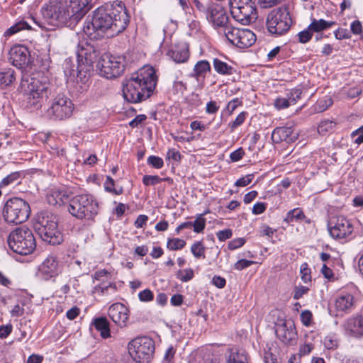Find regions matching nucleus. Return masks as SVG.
I'll list each match as a JSON object with an SVG mask.
<instances>
[{"instance_id":"f257e3e1","label":"nucleus","mask_w":363,"mask_h":363,"mask_svg":"<svg viewBox=\"0 0 363 363\" xmlns=\"http://www.w3.org/2000/svg\"><path fill=\"white\" fill-rule=\"evenodd\" d=\"M130 22V16L121 2L106 3L97 8L90 21H86L83 30L90 39H98L123 32Z\"/></svg>"},{"instance_id":"f03ea898","label":"nucleus","mask_w":363,"mask_h":363,"mask_svg":"<svg viewBox=\"0 0 363 363\" xmlns=\"http://www.w3.org/2000/svg\"><path fill=\"white\" fill-rule=\"evenodd\" d=\"M91 0H52L41 8L47 23L52 27H74L90 9Z\"/></svg>"},{"instance_id":"7ed1b4c3","label":"nucleus","mask_w":363,"mask_h":363,"mask_svg":"<svg viewBox=\"0 0 363 363\" xmlns=\"http://www.w3.org/2000/svg\"><path fill=\"white\" fill-rule=\"evenodd\" d=\"M194 4L220 35L223 36L227 28L230 27L228 15L220 4L208 1L204 3L199 0H194Z\"/></svg>"},{"instance_id":"20e7f679","label":"nucleus","mask_w":363,"mask_h":363,"mask_svg":"<svg viewBox=\"0 0 363 363\" xmlns=\"http://www.w3.org/2000/svg\"><path fill=\"white\" fill-rule=\"evenodd\" d=\"M21 88L26 98V106L29 108H40L43 99L50 94L49 84L45 79L23 78L21 82Z\"/></svg>"},{"instance_id":"39448f33","label":"nucleus","mask_w":363,"mask_h":363,"mask_svg":"<svg viewBox=\"0 0 363 363\" xmlns=\"http://www.w3.org/2000/svg\"><path fill=\"white\" fill-rule=\"evenodd\" d=\"M69 212L78 219L94 220L100 211L97 199L91 194L76 195L69 200Z\"/></svg>"},{"instance_id":"423d86ee","label":"nucleus","mask_w":363,"mask_h":363,"mask_svg":"<svg viewBox=\"0 0 363 363\" xmlns=\"http://www.w3.org/2000/svg\"><path fill=\"white\" fill-rule=\"evenodd\" d=\"M9 248L14 252L28 255L36 248V240L32 230L23 225L12 230L7 239Z\"/></svg>"},{"instance_id":"0eeeda50","label":"nucleus","mask_w":363,"mask_h":363,"mask_svg":"<svg viewBox=\"0 0 363 363\" xmlns=\"http://www.w3.org/2000/svg\"><path fill=\"white\" fill-rule=\"evenodd\" d=\"M292 24L289 7L286 5L272 9L266 18L267 30L274 37H280L287 33Z\"/></svg>"},{"instance_id":"6e6552de","label":"nucleus","mask_w":363,"mask_h":363,"mask_svg":"<svg viewBox=\"0 0 363 363\" xmlns=\"http://www.w3.org/2000/svg\"><path fill=\"white\" fill-rule=\"evenodd\" d=\"M30 214V205L20 197L9 198L3 203L1 216L8 224L18 225L24 223L28 219Z\"/></svg>"},{"instance_id":"1a4fd4ad","label":"nucleus","mask_w":363,"mask_h":363,"mask_svg":"<svg viewBox=\"0 0 363 363\" xmlns=\"http://www.w3.org/2000/svg\"><path fill=\"white\" fill-rule=\"evenodd\" d=\"M155 350L154 340L149 337H139L131 340L128 344V352L136 363H148Z\"/></svg>"},{"instance_id":"9d476101","label":"nucleus","mask_w":363,"mask_h":363,"mask_svg":"<svg viewBox=\"0 0 363 363\" xmlns=\"http://www.w3.org/2000/svg\"><path fill=\"white\" fill-rule=\"evenodd\" d=\"M100 75L107 79L120 76L125 69V58L110 53L103 54L96 63Z\"/></svg>"},{"instance_id":"9b49d317","label":"nucleus","mask_w":363,"mask_h":363,"mask_svg":"<svg viewBox=\"0 0 363 363\" xmlns=\"http://www.w3.org/2000/svg\"><path fill=\"white\" fill-rule=\"evenodd\" d=\"M330 236L337 240H348L352 238L354 226L350 220L345 216H333L328 223Z\"/></svg>"},{"instance_id":"f8f14e48","label":"nucleus","mask_w":363,"mask_h":363,"mask_svg":"<svg viewBox=\"0 0 363 363\" xmlns=\"http://www.w3.org/2000/svg\"><path fill=\"white\" fill-rule=\"evenodd\" d=\"M130 79L140 83L141 91L150 97L157 85V77L155 69L150 65H145L131 74Z\"/></svg>"},{"instance_id":"ddd939ff","label":"nucleus","mask_w":363,"mask_h":363,"mask_svg":"<svg viewBox=\"0 0 363 363\" xmlns=\"http://www.w3.org/2000/svg\"><path fill=\"white\" fill-rule=\"evenodd\" d=\"M73 106L68 97L59 94L50 101L46 114L52 119L63 120L71 116Z\"/></svg>"},{"instance_id":"4468645a","label":"nucleus","mask_w":363,"mask_h":363,"mask_svg":"<svg viewBox=\"0 0 363 363\" xmlns=\"http://www.w3.org/2000/svg\"><path fill=\"white\" fill-rule=\"evenodd\" d=\"M233 45L239 48H247L256 41L255 34L249 29L234 28L230 26L223 35Z\"/></svg>"},{"instance_id":"2eb2a0df","label":"nucleus","mask_w":363,"mask_h":363,"mask_svg":"<svg viewBox=\"0 0 363 363\" xmlns=\"http://www.w3.org/2000/svg\"><path fill=\"white\" fill-rule=\"evenodd\" d=\"M60 272L57 258L54 255H49L38 266L37 276L41 279L48 281L56 277Z\"/></svg>"},{"instance_id":"dca6fc26","label":"nucleus","mask_w":363,"mask_h":363,"mask_svg":"<svg viewBox=\"0 0 363 363\" xmlns=\"http://www.w3.org/2000/svg\"><path fill=\"white\" fill-rule=\"evenodd\" d=\"M77 55L79 67L86 65L87 68H86L85 72H87L90 71L93 63L96 62L99 52L93 45L82 43L79 45Z\"/></svg>"},{"instance_id":"f3484780","label":"nucleus","mask_w":363,"mask_h":363,"mask_svg":"<svg viewBox=\"0 0 363 363\" xmlns=\"http://www.w3.org/2000/svg\"><path fill=\"white\" fill-rule=\"evenodd\" d=\"M141 90L142 88L140 86V83L137 82V81L133 82L129 78L123 83V97L128 102L138 103L148 99L149 97L142 92Z\"/></svg>"},{"instance_id":"a211bd4d","label":"nucleus","mask_w":363,"mask_h":363,"mask_svg":"<svg viewBox=\"0 0 363 363\" xmlns=\"http://www.w3.org/2000/svg\"><path fill=\"white\" fill-rule=\"evenodd\" d=\"M276 335L285 345H293L297 339V332L294 323L290 320H284L277 325Z\"/></svg>"},{"instance_id":"6ab92c4d","label":"nucleus","mask_w":363,"mask_h":363,"mask_svg":"<svg viewBox=\"0 0 363 363\" xmlns=\"http://www.w3.org/2000/svg\"><path fill=\"white\" fill-rule=\"evenodd\" d=\"M9 61L13 66L20 69L28 66L30 62V53L28 48L20 45L12 47L9 51Z\"/></svg>"},{"instance_id":"aec40b11","label":"nucleus","mask_w":363,"mask_h":363,"mask_svg":"<svg viewBox=\"0 0 363 363\" xmlns=\"http://www.w3.org/2000/svg\"><path fill=\"white\" fill-rule=\"evenodd\" d=\"M233 18L242 25H249L256 21L257 13L255 6H239L230 11Z\"/></svg>"},{"instance_id":"412c9836","label":"nucleus","mask_w":363,"mask_h":363,"mask_svg":"<svg viewBox=\"0 0 363 363\" xmlns=\"http://www.w3.org/2000/svg\"><path fill=\"white\" fill-rule=\"evenodd\" d=\"M109 318L121 328L127 325L129 319V310L123 303H113L108 310Z\"/></svg>"},{"instance_id":"4be33fe9","label":"nucleus","mask_w":363,"mask_h":363,"mask_svg":"<svg viewBox=\"0 0 363 363\" xmlns=\"http://www.w3.org/2000/svg\"><path fill=\"white\" fill-rule=\"evenodd\" d=\"M345 333L350 337L362 338L363 337V316L356 315L348 318L342 325Z\"/></svg>"},{"instance_id":"5701e85b","label":"nucleus","mask_w":363,"mask_h":363,"mask_svg":"<svg viewBox=\"0 0 363 363\" xmlns=\"http://www.w3.org/2000/svg\"><path fill=\"white\" fill-rule=\"evenodd\" d=\"M167 55L176 63H185L190 56L189 45L185 42L174 44L168 50Z\"/></svg>"},{"instance_id":"b1692460","label":"nucleus","mask_w":363,"mask_h":363,"mask_svg":"<svg viewBox=\"0 0 363 363\" xmlns=\"http://www.w3.org/2000/svg\"><path fill=\"white\" fill-rule=\"evenodd\" d=\"M355 298L347 291H341L335 298V308L337 313H348L354 308Z\"/></svg>"},{"instance_id":"393cba45","label":"nucleus","mask_w":363,"mask_h":363,"mask_svg":"<svg viewBox=\"0 0 363 363\" xmlns=\"http://www.w3.org/2000/svg\"><path fill=\"white\" fill-rule=\"evenodd\" d=\"M40 238L50 245H59L63 241V235L58 229L57 223H51L50 228H46L45 230H39L37 232Z\"/></svg>"},{"instance_id":"a878e982","label":"nucleus","mask_w":363,"mask_h":363,"mask_svg":"<svg viewBox=\"0 0 363 363\" xmlns=\"http://www.w3.org/2000/svg\"><path fill=\"white\" fill-rule=\"evenodd\" d=\"M69 199L67 191L64 189L52 188L47 195L49 204L52 206H61Z\"/></svg>"},{"instance_id":"bb28decb","label":"nucleus","mask_w":363,"mask_h":363,"mask_svg":"<svg viewBox=\"0 0 363 363\" xmlns=\"http://www.w3.org/2000/svg\"><path fill=\"white\" fill-rule=\"evenodd\" d=\"M52 223H57L56 216L48 211L40 212L37 216L35 224L36 232L39 231V230H45L46 228H50Z\"/></svg>"},{"instance_id":"cd10ccee","label":"nucleus","mask_w":363,"mask_h":363,"mask_svg":"<svg viewBox=\"0 0 363 363\" xmlns=\"http://www.w3.org/2000/svg\"><path fill=\"white\" fill-rule=\"evenodd\" d=\"M118 288L115 282L106 284L104 281L94 287L93 294L99 296L113 297L116 294Z\"/></svg>"},{"instance_id":"c85d7f7f","label":"nucleus","mask_w":363,"mask_h":363,"mask_svg":"<svg viewBox=\"0 0 363 363\" xmlns=\"http://www.w3.org/2000/svg\"><path fill=\"white\" fill-rule=\"evenodd\" d=\"M92 325L96 330L100 333V335L104 339L111 337L110 324L106 317H99L93 320Z\"/></svg>"},{"instance_id":"c756f323","label":"nucleus","mask_w":363,"mask_h":363,"mask_svg":"<svg viewBox=\"0 0 363 363\" xmlns=\"http://www.w3.org/2000/svg\"><path fill=\"white\" fill-rule=\"evenodd\" d=\"M293 133L291 127H277L272 133V140L275 143L287 140Z\"/></svg>"},{"instance_id":"7c9ffc66","label":"nucleus","mask_w":363,"mask_h":363,"mask_svg":"<svg viewBox=\"0 0 363 363\" xmlns=\"http://www.w3.org/2000/svg\"><path fill=\"white\" fill-rule=\"evenodd\" d=\"M213 66L215 71L220 75H232L235 72L233 67L218 58L213 59Z\"/></svg>"},{"instance_id":"2f4dec72","label":"nucleus","mask_w":363,"mask_h":363,"mask_svg":"<svg viewBox=\"0 0 363 363\" xmlns=\"http://www.w3.org/2000/svg\"><path fill=\"white\" fill-rule=\"evenodd\" d=\"M208 72H211V65L207 60H203L197 62L194 65L191 76L198 79L200 77H204Z\"/></svg>"},{"instance_id":"473e14b6","label":"nucleus","mask_w":363,"mask_h":363,"mask_svg":"<svg viewBox=\"0 0 363 363\" xmlns=\"http://www.w3.org/2000/svg\"><path fill=\"white\" fill-rule=\"evenodd\" d=\"M227 363H248L247 354L243 350H231Z\"/></svg>"},{"instance_id":"72a5a7b5","label":"nucleus","mask_w":363,"mask_h":363,"mask_svg":"<svg viewBox=\"0 0 363 363\" xmlns=\"http://www.w3.org/2000/svg\"><path fill=\"white\" fill-rule=\"evenodd\" d=\"M16 79L15 71L11 68H4L0 72V84L7 86Z\"/></svg>"},{"instance_id":"f704fd0d","label":"nucleus","mask_w":363,"mask_h":363,"mask_svg":"<svg viewBox=\"0 0 363 363\" xmlns=\"http://www.w3.org/2000/svg\"><path fill=\"white\" fill-rule=\"evenodd\" d=\"M306 218L303 210L300 208H295L287 212L286 217L284 218V222L291 223L293 222H300Z\"/></svg>"},{"instance_id":"c9c22d12","label":"nucleus","mask_w":363,"mask_h":363,"mask_svg":"<svg viewBox=\"0 0 363 363\" xmlns=\"http://www.w3.org/2000/svg\"><path fill=\"white\" fill-rule=\"evenodd\" d=\"M335 21H327L324 19H313L309 25V29L313 32H320L335 25Z\"/></svg>"},{"instance_id":"e433bc0d","label":"nucleus","mask_w":363,"mask_h":363,"mask_svg":"<svg viewBox=\"0 0 363 363\" xmlns=\"http://www.w3.org/2000/svg\"><path fill=\"white\" fill-rule=\"evenodd\" d=\"M21 177L20 172H13L5 177L0 182V188L4 189L18 183Z\"/></svg>"},{"instance_id":"4c0bfd02","label":"nucleus","mask_w":363,"mask_h":363,"mask_svg":"<svg viewBox=\"0 0 363 363\" xmlns=\"http://www.w3.org/2000/svg\"><path fill=\"white\" fill-rule=\"evenodd\" d=\"M303 94V88L301 85H298L293 89L287 90L286 97L288 99L291 105H294L301 99Z\"/></svg>"},{"instance_id":"58836bf2","label":"nucleus","mask_w":363,"mask_h":363,"mask_svg":"<svg viewBox=\"0 0 363 363\" xmlns=\"http://www.w3.org/2000/svg\"><path fill=\"white\" fill-rule=\"evenodd\" d=\"M163 181L172 182V179L169 177L161 178L158 175H145L143 177V184L145 186H155Z\"/></svg>"},{"instance_id":"ea45409f","label":"nucleus","mask_w":363,"mask_h":363,"mask_svg":"<svg viewBox=\"0 0 363 363\" xmlns=\"http://www.w3.org/2000/svg\"><path fill=\"white\" fill-rule=\"evenodd\" d=\"M206 247L201 241H196L191 246V252L196 259H205Z\"/></svg>"},{"instance_id":"a19ab883","label":"nucleus","mask_w":363,"mask_h":363,"mask_svg":"<svg viewBox=\"0 0 363 363\" xmlns=\"http://www.w3.org/2000/svg\"><path fill=\"white\" fill-rule=\"evenodd\" d=\"M333 100L330 96H325L320 99L315 105V110L318 112H323L333 105Z\"/></svg>"},{"instance_id":"79ce46f5","label":"nucleus","mask_w":363,"mask_h":363,"mask_svg":"<svg viewBox=\"0 0 363 363\" xmlns=\"http://www.w3.org/2000/svg\"><path fill=\"white\" fill-rule=\"evenodd\" d=\"M186 241L180 238H169L167 240V247L169 250H179L184 248Z\"/></svg>"},{"instance_id":"37998d69","label":"nucleus","mask_w":363,"mask_h":363,"mask_svg":"<svg viewBox=\"0 0 363 363\" xmlns=\"http://www.w3.org/2000/svg\"><path fill=\"white\" fill-rule=\"evenodd\" d=\"M205 213L199 214L196 220L192 223V227L194 228V231L196 233H200L203 231L206 227V218H203V215Z\"/></svg>"},{"instance_id":"c03bdc74","label":"nucleus","mask_w":363,"mask_h":363,"mask_svg":"<svg viewBox=\"0 0 363 363\" xmlns=\"http://www.w3.org/2000/svg\"><path fill=\"white\" fill-rule=\"evenodd\" d=\"M186 102L191 108H198L202 104V101L199 94L195 92H192L186 96Z\"/></svg>"},{"instance_id":"a18cd8bd","label":"nucleus","mask_w":363,"mask_h":363,"mask_svg":"<svg viewBox=\"0 0 363 363\" xmlns=\"http://www.w3.org/2000/svg\"><path fill=\"white\" fill-rule=\"evenodd\" d=\"M194 276V270L187 268L183 270H179L177 273V278L182 282H187L193 279Z\"/></svg>"},{"instance_id":"49530a36","label":"nucleus","mask_w":363,"mask_h":363,"mask_svg":"<svg viewBox=\"0 0 363 363\" xmlns=\"http://www.w3.org/2000/svg\"><path fill=\"white\" fill-rule=\"evenodd\" d=\"M247 116L246 111H242L238 114L236 118L228 124L230 131L233 132L238 127L240 126L245 121Z\"/></svg>"},{"instance_id":"de8ad7c7","label":"nucleus","mask_w":363,"mask_h":363,"mask_svg":"<svg viewBox=\"0 0 363 363\" xmlns=\"http://www.w3.org/2000/svg\"><path fill=\"white\" fill-rule=\"evenodd\" d=\"M30 26L28 24V23L25 21L19 22L18 23H16L15 25L10 27L6 32L5 35L7 36H10L11 35H13L16 33L17 32L24 30V29H29Z\"/></svg>"},{"instance_id":"09e8293b","label":"nucleus","mask_w":363,"mask_h":363,"mask_svg":"<svg viewBox=\"0 0 363 363\" xmlns=\"http://www.w3.org/2000/svg\"><path fill=\"white\" fill-rule=\"evenodd\" d=\"M334 128V123L329 121L325 120L321 121L318 126V132L319 134L325 135L328 132L331 131Z\"/></svg>"},{"instance_id":"8fccbe9b","label":"nucleus","mask_w":363,"mask_h":363,"mask_svg":"<svg viewBox=\"0 0 363 363\" xmlns=\"http://www.w3.org/2000/svg\"><path fill=\"white\" fill-rule=\"evenodd\" d=\"M323 344L326 349L335 350L338 346V340L334 335H328L324 338Z\"/></svg>"},{"instance_id":"3c124183","label":"nucleus","mask_w":363,"mask_h":363,"mask_svg":"<svg viewBox=\"0 0 363 363\" xmlns=\"http://www.w3.org/2000/svg\"><path fill=\"white\" fill-rule=\"evenodd\" d=\"M147 163L148 165L155 169H161L164 166L163 160L155 155H150L147 159Z\"/></svg>"},{"instance_id":"603ef678","label":"nucleus","mask_w":363,"mask_h":363,"mask_svg":"<svg viewBox=\"0 0 363 363\" xmlns=\"http://www.w3.org/2000/svg\"><path fill=\"white\" fill-rule=\"evenodd\" d=\"M313 31L309 29V26L308 28L297 34V37L298 38V41L301 43H306L312 38Z\"/></svg>"},{"instance_id":"864d4df0","label":"nucleus","mask_w":363,"mask_h":363,"mask_svg":"<svg viewBox=\"0 0 363 363\" xmlns=\"http://www.w3.org/2000/svg\"><path fill=\"white\" fill-rule=\"evenodd\" d=\"M290 106L291 105L286 96H279L274 100V107L277 110L287 108Z\"/></svg>"},{"instance_id":"5fc2aeb1","label":"nucleus","mask_w":363,"mask_h":363,"mask_svg":"<svg viewBox=\"0 0 363 363\" xmlns=\"http://www.w3.org/2000/svg\"><path fill=\"white\" fill-rule=\"evenodd\" d=\"M300 272L301 274V279L305 283L311 281V269L306 262H304L301 265Z\"/></svg>"},{"instance_id":"6e6d98bb","label":"nucleus","mask_w":363,"mask_h":363,"mask_svg":"<svg viewBox=\"0 0 363 363\" xmlns=\"http://www.w3.org/2000/svg\"><path fill=\"white\" fill-rule=\"evenodd\" d=\"M301 320L303 325L306 327H309L311 325L312 319H313V314L311 311L309 310H304L301 312Z\"/></svg>"},{"instance_id":"4d7b16f0","label":"nucleus","mask_w":363,"mask_h":363,"mask_svg":"<svg viewBox=\"0 0 363 363\" xmlns=\"http://www.w3.org/2000/svg\"><path fill=\"white\" fill-rule=\"evenodd\" d=\"M176 350H177L174 346H169L164 353L163 363H174Z\"/></svg>"},{"instance_id":"13d9d810","label":"nucleus","mask_w":363,"mask_h":363,"mask_svg":"<svg viewBox=\"0 0 363 363\" xmlns=\"http://www.w3.org/2000/svg\"><path fill=\"white\" fill-rule=\"evenodd\" d=\"M138 298L142 302H149L153 300L154 294L150 289H146L139 292Z\"/></svg>"},{"instance_id":"bf43d9fd","label":"nucleus","mask_w":363,"mask_h":363,"mask_svg":"<svg viewBox=\"0 0 363 363\" xmlns=\"http://www.w3.org/2000/svg\"><path fill=\"white\" fill-rule=\"evenodd\" d=\"M334 35L337 40L350 39L351 33L346 28H339L334 31Z\"/></svg>"},{"instance_id":"052dcab7","label":"nucleus","mask_w":363,"mask_h":363,"mask_svg":"<svg viewBox=\"0 0 363 363\" xmlns=\"http://www.w3.org/2000/svg\"><path fill=\"white\" fill-rule=\"evenodd\" d=\"M253 179H254V174H247L245 177H242L238 179L235 182V186H239V187H245V186H247L248 184H250L252 182Z\"/></svg>"},{"instance_id":"680f3d73","label":"nucleus","mask_w":363,"mask_h":363,"mask_svg":"<svg viewBox=\"0 0 363 363\" xmlns=\"http://www.w3.org/2000/svg\"><path fill=\"white\" fill-rule=\"evenodd\" d=\"M253 264H255L254 261L241 259L235 263L234 268L237 270H242L245 268L249 267Z\"/></svg>"},{"instance_id":"e2e57ef3","label":"nucleus","mask_w":363,"mask_h":363,"mask_svg":"<svg viewBox=\"0 0 363 363\" xmlns=\"http://www.w3.org/2000/svg\"><path fill=\"white\" fill-rule=\"evenodd\" d=\"M245 243V240L242 238H238L232 240L228 242V249L230 250H236L241 247Z\"/></svg>"},{"instance_id":"0e129e2a","label":"nucleus","mask_w":363,"mask_h":363,"mask_svg":"<svg viewBox=\"0 0 363 363\" xmlns=\"http://www.w3.org/2000/svg\"><path fill=\"white\" fill-rule=\"evenodd\" d=\"M245 155V150L242 147H239L230 155V159L232 162H235L240 161Z\"/></svg>"},{"instance_id":"69168bd1","label":"nucleus","mask_w":363,"mask_h":363,"mask_svg":"<svg viewBox=\"0 0 363 363\" xmlns=\"http://www.w3.org/2000/svg\"><path fill=\"white\" fill-rule=\"evenodd\" d=\"M267 206V204L266 203L257 202L252 207V213L254 215H259L265 211Z\"/></svg>"},{"instance_id":"338daca9","label":"nucleus","mask_w":363,"mask_h":363,"mask_svg":"<svg viewBox=\"0 0 363 363\" xmlns=\"http://www.w3.org/2000/svg\"><path fill=\"white\" fill-rule=\"evenodd\" d=\"M13 326L11 323L0 326V338L7 337L12 332Z\"/></svg>"},{"instance_id":"774afa93","label":"nucleus","mask_w":363,"mask_h":363,"mask_svg":"<svg viewBox=\"0 0 363 363\" xmlns=\"http://www.w3.org/2000/svg\"><path fill=\"white\" fill-rule=\"evenodd\" d=\"M166 159L179 162L181 160V154L174 148L169 149L167 152Z\"/></svg>"}]
</instances>
